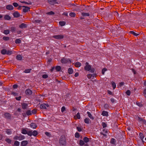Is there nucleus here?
I'll list each match as a JSON object with an SVG mask.
<instances>
[{"instance_id": "nucleus-41", "label": "nucleus", "mask_w": 146, "mask_h": 146, "mask_svg": "<svg viewBox=\"0 0 146 146\" xmlns=\"http://www.w3.org/2000/svg\"><path fill=\"white\" fill-rule=\"evenodd\" d=\"M7 50L5 49H3L1 51V53L3 54H5L6 53Z\"/></svg>"}, {"instance_id": "nucleus-5", "label": "nucleus", "mask_w": 146, "mask_h": 146, "mask_svg": "<svg viewBox=\"0 0 146 146\" xmlns=\"http://www.w3.org/2000/svg\"><path fill=\"white\" fill-rule=\"evenodd\" d=\"M53 37L56 39L60 40L64 38V36L62 35H57L53 36Z\"/></svg>"}, {"instance_id": "nucleus-1", "label": "nucleus", "mask_w": 146, "mask_h": 146, "mask_svg": "<svg viewBox=\"0 0 146 146\" xmlns=\"http://www.w3.org/2000/svg\"><path fill=\"white\" fill-rule=\"evenodd\" d=\"M59 143L61 146H65L66 144V139L65 136L62 135L59 140Z\"/></svg>"}, {"instance_id": "nucleus-33", "label": "nucleus", "mask_w": 146, "mask_h": 146, "mask_svg": "<svg viewBox=\"0 0 146 146\" xmlns=\"http://www.w3.org/2000/svg\"><path fill=\"white\" fill-rule=\"evenodd\" d=\"M3 33L5 35H7L9 33V31L8 30H4Z\"/></svg>"}, {"instance_id": "nucleus-17", "label": "nucleus", "mask_w": 146, "mask_h": 146, "mask_svg": "<svg viewBox=\"0 0 146 146\" xmlns=\"http://www.w3.org/2000/svg\"><path fill=\"white\" fill-rule=\"evenodd\" d=\"M27 130L25 129H23L21 131V133L24 134H27Z\"/></svg>"}, {"instance_id": "nucleus-42", "label": "nucleus", "mask_w": 146, "mask_h": 146, "mask_svg": "<svg viewBox=\"0 0 146 146\" xmlns=\"http://www.w3.org/2000/svg\"><path fill=\"white\" fill-rule=\"evenodd\" d=\"M26 114L27 115H29L32 114L31 111L30 110H28L26 112Z\"/></svg>"}, {"instance_id": "nucleus-52", "label": "nucleus", "mask_w": 146, "mask_h": 146, "mask_svg": "<svg viewBox=\"0 0 146 146\" xmlns=\"http://www.w3.org/2000/svg\"><path fill=\"white\" fill-rule=\"evenodd\" d=\"M126 93L128 96H130L131 94V92L129 90H128L126 92Z\"/></svg>"}, {"instance_id": "nucleus-15", "label": "nucleus", "mask_w": 146, "mask_h": 146, "mask_svg": "<svg viewBox=\"0 0 146 146\" xmlns=\"http://www.w3.org/2000/svg\"><path fill=\"white\" fill-rule=\"evenodd\" d=\"M26 27V25L24 23H22L19 26V27L21 29L25 28Z\"/></svg>"}, {"instance_id": "nucleus-25", "label": "nucleus", "mask_w": 146, "mask_h": 146, "mask_svg": "<svg viewBox=\"0 0 146 146\" xmlns=\"http://www.w3.org/2000/svg\"><path fill=\"white\" fill-rule=\"evenodd\" d=\"M83 140L85 143H87L89 141V139L87 137H85L83 138Z\"/></svg>"}, {"instance_id": "nucleus-44", "label": "nucleus", "mask_w": 146, "mask_h": 146, "mask_svg": "<svg viewBox=\"0 0 146 146\" xmlns=\"http://www.w3.org/2000/svg\"><path fill=\"white\" fill-rule=\"evenodd\" d=\"M46 14L48 15H54V13L52 11H50V12L47 13Z\"/></svg>"}, {"instance_id": "nucleus-4", "label": "nucleus", "mask_w": 146, "mask_h": 146, "mask_svg": "<svg viewBox=\"0 0 146 146\" xmlns=\"http://www.w3.org/2000/svg\"><path fill=\"white\" fill-rule=\"evenodd\" d=\"M61 62L62 63L64 64L66 63L69 62H71V61L69 59L66 58H63L61 59Z\"/></svg>"}, {"instance_id": "nucleus-59", "label": "nucleus", "mask_w": 146, "mask_h": 146, "mask_svg": "<svg viewBox=\"0 0 146 146\" xmlns=\"http://www.w3.org/2000/svg\"><path fill=\"white\" fill-rule=\"evenodd\" d=\"M46 135L48 137H50L51 136V135L48 132H46L45 133Z\"/></svg>"}, {"instance_id": "nucleus-20", "label": "nucleus", "mask_w": 146, "mask_h": 146, "mask_svg": "<svg viewBox=\"0 0 146 146\" xmlns=\"http://www.w3.org/2000/svg\"><path fill=\"white\" fill-rule=\"evenodd\" d=\"M16 58L18 60H21L22 59V57L20 55H17L16 56Z\"/></svg>"}, {"instance_id": "nucleus-31", "label": "nucleus", "mask_w": 146, "mask_h": 146, "mask_svg": "<svg viewBox=\"0 0 146 146\" xmlns=\"http://www.w3.org/2000/svg\"><path fill=\"white\" fill-rule=\"evenodd\" d=\"M130 33L131 34L133 35H134L136 36H138L139 35V34L136 33H135L133 31H130Z\"/></svg>"}, {"instance_id": "nucleus-16", "label": "nucleus", "mask_w": 146, "mask_h": 146, "mask_svg": "<svg viewBox=\"0 0 146 146\" xmlns=\"http://www.w3.org/2000/svg\"><path fill=\"white\" fill-rule=\"evenodd\" d=\"M4 18L5 20H9L11 19V17L9 15H6L4 16Z\"/></svg>"}, {"instance_id": "nucleus-9", "label": "nucleus", "mask_w": 146, "mask_h": 146, "mask_svg": "<svg viewBox=\"0 0 146 146\" xmlns=\"http://www.w3.org/2000/svg\"><path fill=\"white\" fill-rule=\"evenodd\" d=\"M6 9L9 10H12L13 9V6L11 5H8L6 6Z\"/></svg>"}, {"instance_id": "nucleus-51", "label": "nucleus", "mask_w": 146, "mask_h": 146, "mask_svg": "<svg viewBox=\"0 0 146 146\" xmlns=\"http://www.w3.org/2000/svg\"><path fill=\"white\" fill-rule=\"evenodd\" d=\"M102 124L103 128H105L107 127V124L104 122H102Z\"/></svg>"}, {"instance_id": "nucleus-39", "label": "nucleus", "mask_w": 146, "mask_h": 146, "mask_svg": "<svg viewBox=\"0 0 146 146\" xmlns=\"http://www.w3.org/2000/svg\"><path fill=\"white\" fill-rule=\"evenodd\" d=\"M31 70V69H25L24 72L25 73H29L30 72Z\"/></svg>"}, {"instance_id": "nucleus-58", "label": "nucleus", "mask_w": 146, "mask_h": 146, "mask_svg": "<svg viewBox=\"0 0 146 146\" xmlns=\"http://www.w3.org/2000/svg\"><path fill=\"white\" fill-rule=\"evenodd\" d=\"M76 117L78 119H80V117L79 113L78 112L77 113L76 115Z\"/></svg>"}, {"instance_id": "nucleus-60", "label": "nucleus", "mask_w": 146, "mask_h": 146, "mask_svg": "<svg viewBox=\"0 0 146 146\" xmlns=\"http://www.w3.org/2000/svg\"><path fill=\"white\" fill-rule=\"evenodd\" d=\"M65 110V108L64 106L62 107L61 108V112H63Z\"/></svg>"}, {"instance_id": "nucleus-53", "label": "nucleus", "mask_w": 146, "mask_h": 146, "mask_svg": "<svg viewBox=\"0 0 146 146\" xmlns=\"http://www.w3.org/2000/svg\"><path fill=\"white\" fill-rule=\"evenodd\" d=\"M136 104L138 105V106L139 107H142L143 106V104L141 103L140 102H136Z\"/></svg>"}, {"instance_id": "nucleus-3", "label": "nucleus", "mask_w": 146, "mask_h": 146, "mask_svg": "<svg viewBox=\"0 0 146 146\" xmlns=\"http://www.w3.org/2000/svg\"><path fill=\"white\" fill-rule=\"evenodd\" d=\"M25 137L23 135H20L19 136H15L14 139L15 140H22L25 139Z\"/></svg>"}, {"instance_id": "nucleus-62", "label": "nucleus", "mask_w": 146, "mask_h": 146, "mask_svg": "<svg viewBox=\"0 0 146 146\" xmlns=\"http://www.w3.org/2000/svg\"><path fill=\"white\" fill-rule=\"evenodd\" d=\"M138 120L140 121H145L143 118H141L139 117H138Z\"/></svg>"}, {"instance_id": "nucleus-40", "label": "nucleus", "mask_w": 146, "mask_h": 146, "mask_svg": "<svg viewBox=\"0 0 146 146\" xmlns=\"http://www.w3.org/2000/svg\"><path fill=\"white\" fill-rule=\"evenodd\" d=\"M55 69L57 71H60L61 69V67L60 66H58L56 67Z\"/></svg>"}, {"instance_id": "nucleus-26", "label": "nucleus", "mask_w": 146, "mask_h": 146, "mask_svg": "<svg viewBox=\"0 0 146 146\" xmlns=\"http://www.w3.org/2000/svg\"><path fill=\"white\" fill-rule=\"evenodd\" d=\"M20 2L21 3H25L26 4L31 5L32 4L31 2L30 1H28V2L24 1H20Z\"/></svg>"}, {"instance_id": "nucleus-64", "label": "nucleus", "mask_w": 146, "mask_h": 146, "mask_svg": "<svg viewBox=\"0 0 146 146\" xmlns=\"http://www.w3.org/2000/svg\"><path fill=\"white\" fill-rule=\"evenodd\" d=\"M124 84V82H121L119 83V85L120 86H122Z\"/></svg>"}, {"instance_id": "nucleus-19", "label": "nucleus", "mask_w": 146, "mask_h": 146, "mask_svg": "<svg viewBox=\"0 0 146 146\" xmlns=\"http://www.w3.org/2000/svg\"><path fill=\"white\" fill-rule=\"evenodd\" d=\"M27 129V134L29 136H31L32 135V131L30 130L29 131V129Z\"/></svg>"}, {"instance_id": "nucleus-32", "label": "nucleus", "mask_w": 146, "mask_h": 146, "mask_svg": "<svg viewBox=\"0 0 146 146\" xmlns=\"http://www.w3.org/2000/svg\"><path fill=\"white\" fill-rule=\"evenodd\" d=\"M6 133L8 135H10L11 133V131L10 129H7L6 131Z\"/></svg>"}, {"instance_id": "nucleus-45", "label": "nucleus", "mask_w": 146, "mask_h": 146, "mask_svg": "<svg viewBox=\"0 0 146 146\" xmlns=\"http://www.w3.org/2000/svg\"><path fill=\"white\" fill-rule=\"evenodd\" d=\"M75 136L76 138H79L80 136L79 133L78 132H76L75 134Z\"/></svg>"}, {"instance_id": "nucleus-34", "label": "nucleus", "mask_w": 146, "mask_h": 146, "mask_svg": "<svg viewBox=\"0 0 146 146\" xmlns=\"http://www.w3.org/2000/svg\"><path fill=\"white\" fill-rule=\"evenodd\" d=\"M48 2L51 5H54V1L53 0H48Z\"/></svg>"}, {"instance_id": "nucleus-47", "label": "nucleus", "mask_w": 146, "mask_h": 146, "mask_svg": "<svg viewBox=\"0 0 146 146\" xmlns=\"http://www.w3.org/2000/svg\"><path fill=\"white\" fill-rule=\"evenodd\" d=\"M14 145L17 146H18L19 145V142L17 141H15L14 142Z\"/></svg>"}, {"instance_id": "nucleus-55", "label": "nucleus", "mask_w": 146, "mask_h": 146, "mask_svg": "<svg viewBox=\"0 0 146 146\" xmlns=\"http://www.w3.org/2000/svg\"><path fill=\"white\" fill-rule=\"evenodd\" d=\"M36 109H34L32 111V113L33 114H35L36 113Z\"/></svg>"}, {"instance_id": "nucleus-29", "label": "nucleus", "mask_w": 146, "mask_h": 146, "mask_svg": "<svg viewBox=\"0 0 146 146\" xmlns=\"http://www.w3.org/2000/svg\"><path fill=\"white\" fill-rule=\"evenodd\" d=\"M37 134V131L36 130H34L32 132V135L35 136H36Z\"/></svg>"}, {"instance_id": "nucleus-36", "label": "nucleus", "mask_w": 146, "mask_h": 146, "mask_svg": "<svg viewBox=\"0 0 146 146\" xmlns=\"http://www.w3.org/2000/svg\"><path fill=\"white\" fill-rule=\"evenodd\" d=\"M3 39L4 40L7 41L9 40V37L8 36H4Z\"/></svg>"}, {"instance_id": "nucleus-11", "label": "nucleus", "mask_w": 146, "mask_h": 146, "mask_svg": "<svg viewBox=\"0 0 146 146\" xmlns=\"http://www.w3.org/2000/svg\"><path fill=\"white\" fill-rule=\"evenodd\" d=\"M30 127L33 129H35L37 127L36 123H32L30 125Z\"/></svg>"}, {"instance_id": "nucleus-56", "label": "nucleus", "mask_w": 146, "mask_h": 146, "mask_svg": "<svg viewBox=\"0 0 146 146\" xmlns=\"http://www.w3.org/2000/svg\"><path fill=\"white\" fill-rule=\"evenodd\" d=\"M48 76L47 74H44L42 76V77L44 78H48Z\"/></svg>"}, {"instance_id": "nucleus-38", "label": "nucleus", "mask_w": 146, "mask_h": 146, "mask_svg": "<svg viewBox=\"0 0 146 146\" xmlns=\"http://www.w3.org/2000/svg\"><path fill=\"white\" fill-rule=\"evenodd\" d=\"M84 141H83L82 140H80V141L79 143L80 145L81 146L83 145L84 144Z\"/></svg>"}, {"instance_id": "nucleus-7", "label": "nucleus", "mask_w": 146, "mask_h": 146, "mask_svg": "<svg viewBox=\"0 0 146 146\" xmlns=\"http://www.w3.org/2000/svg\"><path fill=\"white\" fill-rule=\"evenodd\" d=\"M22 7H24V8L23 9V11L24 13H26L28 12L29 10V11L30 8L29 7L23 6H22Z\"/></svg>"}, {"instance_id": "nucleus-63", "label": "nucleus", "mask_w": 146, "mask_h": 146, "mask_svg": "<svg viewBox=\"0 0 146 146\" xmlns=\"http://www.w3.org/2000/svg\"><path fill=\"white\" fill-rule=\"evenodd\" d=\"M87 77L88 78H90L92 76V74H88L87 75Z\"/></svg>"}, {"instance_id": "nucleus-50", "label": "nucleus", "mask_w": 146, "mask_h": 146, "mask_svg": "<svg viewBox=\"0 0 146 146\" xmlns=\"http://www.w3.org/2000/svg\"><path fill=\"white\" fill-rule=\"evenodd\" d=\"M12 51L8 50L7 51L6 54L8 55H11L12 54Z\"/></svg>"}, {"instance_id": "nucleus-43", "label": "nucleus", "mask_w": 146, "mask_h": 146, "mask_svg": "<svg viewBox=\"0 0 146 146\" xmlns=\"http://www.w3.org/2000/svg\"><path fill=\"white\" fill-rule=\"evenodd\" d=\"M21 42V40L19 39H17L15 41V43L17 44L20 43Z\"/></svg>"}, {"instance_id": "nucleus-46", "label": "nucleus", "mask_w": 146, "mask_h": 146, "mask_svg": "<svg viewBox=\"0 0 146 146\" xmlns=\"http://www.w3.org/2000/svg\"><path fill=\"white\" fill-rule=\"evenodd\" d=\"M112 86L113 87V89H115L116 87V86L115 83L113 82H112Z\"/></svg>"}, {"instance_id": "nucleus-61", "label": "nucleus", "mask_w": 146, "mask_h": 146, "mask_svg": "<svg viewBox=\"0 0 146 146\" xmlns=\"http://www.w3.org/2000/svg\"><path fill=\"white\" fill-rule=\"evenodd\" d=\"M110 143L112 144H114L115 143V139L112 138L111 139Z\"/></svg>"}, {"instance_id": "nucleus-23", "label": "nucleus", "mask_w": 146, "mask_h": 146, "mask_svg": "<svg viewBox=\"0 0 146 146\" xmlns=\"http://www.w3.org/2000/svg\"><path fill=\"white\" fill-rule=\"evenodd\" d=\"M73 70L71 68H69L68 70V72L69 74H71L73 72Z\"/></svg>"}, {"instance_id": "nucleus-49", "label": "nucleus", "mask_w": 146, "mask_h": 146, "mask_svg": "<svg viewBox=\"0 0 146 146\" xmlns=\"http://www.w3.org/2000/svg\"><path fill=\"white\" fill-rule=\"evenodd\" d=\"M107 70V69L106 68H104L102 70V74H104V72L105 71Z\"/></svg>"}, {"instance_id": "nucleus-18", "label": "nucleus", "mask_w": 146, "mask_h": 146, "mask_svg": "<svg viewBox=\"0 0 146 146\" xmlns=\"http://www.w3.org/2000/svg\"><path fill=\"white\" fill-rule=\"evenodd\" d=\"M90 121V120L88 118H86L84 120L85 123L87 124H89Z\"/></svg>"}, {"instance_id": "nucleus-21", "label": "nucleus", "mask_w": 146, "mask_h": 146, "mask_svg": "<svg viewBox=\"0 0 146 146\" xmlns=\"http://www.w3.org/2000/svg\"><path fill=\"white\" fill-rule=\"evenodd\" d=\"M27 106H28L27 104L26 103H23L22 104V107L23 109H26Z\"/></svg>"}, {"instance_id": "nucleus-2", "label": "nucleus", "mask_w": 146, "mask_h": 146, "mask_svg": "<svg viewBox=\"0 0 146 146\" xmlns=\"http://www.w3.org/2000/svg\"><path fill=\"white\" fill-rule=\"evenodd\" d=\"M86 66H85L84 68L85 70L88 71H90V72L92 73H94L95 70V69L94 68H91V65H89L88 62H86L85 63Z\"/></svg>"}, {"instance_id": "nucleus-22", "label": "nucleus", "mask_w": 146, "mask_h": 146, "mask_svg": "<svg viewBox=\"0 0 146 146\" xmlns=\"http://www.w3.org/2000/svg\"><path fill=\"white\" fill-rule=\"evenodd\" d=\"M16 28L15 27H12L10 28V31H11L12 33L15 32L16 31Z\"/></svg>"}, {"instance_id": "nucleus-8", "label": "nucleus", "mask_w": 146, "mask_h": 146, "mask_svg": "<svg viewBox=\"0 0 146 146\" xmlns=\"http://www.w3.org/2000/svg\"><path fill=\"white\" fill-rule=\"evenodd\" d=\"M28 143V142L27 141H23L21 142V146H26Z\"/></svg>"}, {"instance_id": "nucleus-37", "label": "nucleus", "mask_w": 146, "mask_h": 146, "mask_svg": "<svg viewBox=\"0 0 146 146\" xmlns=\"http://www.w3.org/2000/svg\"><path fill=\"white\" fill-rule=\"evenodd\" d=\"M69 15L71 17H74L76 15V14L74 13L71 12L70 13Z\"/></svg>"}, {"instance_id": "nucleus-14", "label": "nucleus", "mask_w": 146, "mask_h": 146, "mask_svg": "<svg viewBox=\"0 0 146 146\" xmlns=\"http://www.w3.org/2000/svg\"><path fill=\"white\" fill-rule=\"evenodd\" d=\"M88 114V117L92 119L93 120L94 119V117H93L92 115L88 111L87 113Z\"/></svg>"}, {"instance_id": "nucleus-24", "label": "nucleus", "mask_w": 146, "mask_h": 146, "mask_svg": "<svg viewBox=\"0 0 146 146\" xmlns=\"http://www.w3.org/2000/svg\"><path fill=\"white\" fill-rule=\"evenodd\" d=\"M81 64L78 62H76L75 64V66L77 67H80L81 66Z\"/></svg>"}, {"instance_id": "nucleus-27", "label": "nucleus", "mask_w": 146, "mask_h": 146, "mask_svg": "<svg viewBox=\"0 0 146 146\" xmlns=\"http://www.w3.org/2000/svg\"><path fill=\"white\" fill-rule=\"evenodd\" d=\"M139 135L140 137V139L142 140V141L143 142V138L144 137V136L143 134L141 133H140L139 134Z\"/></svg>"}, {"instance_id": "nucleus-57", "label": "nucleus", "mask_w": 146, "mask_h": 146, "mask_svg": "<svg viewBox=\"0 0 146 146\" xmlns=\"http://www.w3.org/2000/svg\"><path fill=\"white\" fill-rule=\"evenodd\" d=\"M76 129H77L78 131L79 132L81 131H82V129L79 127H77Z\"/></svg>"}, {"instance_id": "nucleus-10", "label": "nucleus", "mask_w": 146, "mask_h": 146, "mask_svg": "<svg viewBox=\"0 0 146 146\" xmlns=\"http://www.w3.org/2000/svg\"><path fill=\"white\" fill-rule=\"evenodd\" d=\"M13 15L15 17L17 18L20 16L19 13L17 11L14 12L13 14Z\"/></svg>"}, {"instance_id": "nucleus-28", "label": "nucleus", "mask_w": 146, "mask_h": 146, "mask_svg": "<svg viewBox=\"0 0 146 146\" xmlns=\"http://www.w3.org/2000/svg\"><path fill=\"white\" fill-rule=\"evenodd\" d=\"M40 108L41 109H46V108L45 106V105L44 104H41L40 106Z\"/></svg>"}, {"instance_id": "nucleus-13", "label": "nucleus", "mask_w": 146, "mask_h": 146, "mask_svg": "<svg viewBox=\"0 0 146 146\" xmlns=\"http://www.w3.org/2000/svg\"><path fill=\"white\" fill-rule=\"evenodd\" d=\"M102 115L103 116H108V112L106 111H103L102 112Z\"/></svg>"}, {"instance_id": "nucleus-6", "label": "nucleus", "mask_w": 146, "mask_h": 146, "mask_svg": "<svg viewBox=\"0 0 146 146\" xmlns=\"http://www.w3.org/2000/svg\"><path fill=\"white\" fill-rule=\"evenodd\" d=\"M4 115L5 117L8 119H10L11 117V115L10 114L7 112L5 113L4 114Z\"/></svg>"}, {"instance_id": "nucleus-12", "label": "nucleus", "mask_w": 146, "mask_h": 146, "mask_svg": "<svg viewBox=\"0 0 146 146\" xmlns=\"http://www.w3.org/2000/svg\"><path fill=\"white\" fill-rule=\"evenodd\" d=\"M32 91L29 89H27L25 91V93L27 95H31L32 94Z\"/></svg>"}, {"instance_id": "nucleus-48", "label": "nucleus", "mask_w": 146, "mask_h": 146, "mask_svg": "<svg viewBox=\"0 0 146 146\" xmlns=\"http://www.w3.org/2000/svg\"><path fill=\"white\" fill-rule=\"evenodd\" d=\"M5 141L9 143H10L11 142V141L9 139L7 138L5 139Z\"/></svg>"}, {"instance_id": "nucleus-30", "label": "nucleus", "mask_w": 146, "mask_h": 146, "mask_svg": "<svg viewBox=\"0 0 146 146\" xmlns=\"http://www.w3.org/2000/svg\"><path fill=\"white\" fill-rule=\"evenodd\" d=\"M59 23L61 26H63L65 25L66 23L64 21H60Z\"/></svg>"}, {"instance_id": "nucleus-54", "label": "nucleus", "mask_w": 146, "mask_h": 146, "mask_svg": "<svg viewBox=\"0 0 146 146\" xmlns=\"http://www.w3.org/2000/svg\"><path fill=\"white\" fill-rule=\"evenodd\" d=\"M13 5L15 7H17L19 6V4L16 3H13Z\"/></svg>"}, {"instance_id": "nucleus-35", "label": "nucleus", "mask_w": 146, "mask_h": 146, "mask_svg": "<svg viewBox=\"0 0 146 146\" xmlns=\"http://www.w3.org/2000/svg\"><path fill=\"white\" fill-rule=\"evenodd\" d=\"M82 15L84 16H89V13L84 12L82 13Z\"/></svg>"}]
</instances>
